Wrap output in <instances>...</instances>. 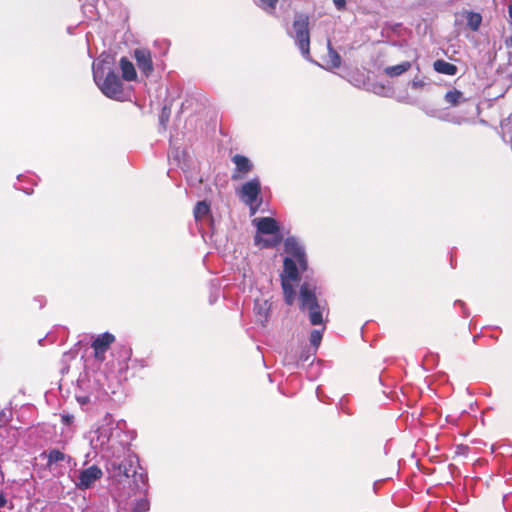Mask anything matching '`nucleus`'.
<instances>
[{
  "mask_svg": "<svg viewBox=\"0 0 512 512\" xmlns=\"http://www.w3.org/2000/svg\"><path fill=\"white\" fill-rule=\"evenodd\" d=\"M284 250L287 254L293 256L301 266L306 264L304 250L294 237L286 238L284 241Z\"/></svg>",
  "mask_w": 512,
  "mask_h": 512,
  "instance_id": "obj_10",
  "label": "nucleus"
},
{
  "mask_svg": "<svg viewBox=\"0 0 512 512\" xmlns=\"http://www.w3.org/2000/svg\"><path fill=\"white\" fill-rule=\"evenodd\" d=\"M293 282L287 277L281 278V286L283 290L284 299L287 305H292L295 300V290L293 288Z\"/></svg>",
  "mask_w": 512,
  "mask_h": 512,
  "instance_id": "obj_16",
  "label": "nucleus"
},
{
  "mask_svg": "<svg viewBox=\"0 0 512 512\" xmlns=\"http://www.w3.org/2000/svg\"><path fill=\"white\" fill-rule=\"evenodd\" d=\"M423 85H424V83H423L422 81H415V80H414V81L412 82V87H413V88H420V87H422Z\"/></svg>",
  "mask_w": 512,
  "mask_h": 512,
  "instance_id": "obj_29",
  "label": "nucleus"
},
{
  "mask_svg": "<svg viewBox=\"0 0 512 512\" xmlns=\"http://www.w3.org/2000/svg\"><path fill=\"white\" fill-rule=\"evenodd\" d=\"M293 30L295 43L305 58L310 57V31L309 16L304 13H298L293 20Z\"/></svg>",
  "mask_w": 512,
  "mask_h": 512,
  "instance_id": "obj_3",
  "label": "nucleus"
},
{
  "mask_svg": "<svg viewBox=\"0 0 512 512\" xmlns=\"http://www.w3.org/2000/svg\"><path fill=\"white\" fill-rule=\"evenodd\" d=\"M256 227V234L260 235H282L278 222L272 217H259L252 220Z\"/></svg>",
  "mask_w": 512,
  "mask_h": 512,
  "instance_id": "obj_7",
  "label": "nucleus"
},
{
  "mask_svg": "<svg viewBox=\"0 0 512 512\" xmlns=\"http://www.w3.org/2000/svg\"><path fill=\"white\" fill-rule=\"evenodd\" d=\"M115 336L110 332H104L98 335L91 343L95 360L103 362L106 359V352L115 342Z\"/></svg>",
  "mask_w": 512,
  "mask_h": 512,
  "instance_id": "obj_5",
  "label": "nucleus"
},
{
  "mask_svg": "<svg viewBox=\"0 0 512 512\" xmlns=\"http://www.w3.org/2000/svg\"><path fill=\"white\" fill-rule=\"evenodd\" d=\"M7 503L5 494L3 492H0V509L3 508Z\"/></svg>",
  "mask_w": 512,
  "mask_h": 512,
  "instance_id": "obj_28",
  "label": "nucleus"
},
{
  "mask_svg": "<svg viewBox=\"0 0 512 512\" xmlns=\"http://www.w3.org/2000/svg\"><path fill=\"white\" fill-rule=\"evenodd\" d=\"M300 306L308 310L309 320L312 325H320L323 322L322 310L316 297L315 289L304 283L300 288Z\"/></svg>",
  "mask_w": 512,
  "mask_h": 512,
  "instance_id": "obj_2",
  "label": "nucleus"
},
{
  "mask_svg": "<svg viewBox=\"0 0 512 512\" xmlns=\"http://www.w3.org/2000/svg\"><path fill=\"white\" fill-rule=\"evenodd\" d=\"M0 416H3V417H4V416H5V411H2V412H1V414H0Z\"/></svg>",
  "mask_w": 512,
  "mask_h": 512,
  "instance_id": "obj_31",
  "label": "nucleus"
},
{
  "mask_svg": "<svg viewBox=\"0 0 512 512\" xmlns=\"http://www.w3.org/2000/svg\"><path fill=\"white\" fill-rule=\"evenodd\" d=\"M210 213V205L206 201H200L194 208V217L197 221L206 218Z\"/></svg>",
  "mask_w": 512,
  "mask_h": 512,
  "instance_id": "obj_20",
  "label": "nucleus"
},
{
  "mask_svg": "<svg viewBox=\"0 0 512 512\" xmlns=\"http://www.w3.org/2000/svg\"><path fill=\"white\" fill-rule=\"evenodd\" d=\"M329 57H330V64H331V66L333 68H339L340 65H341V57H340V55L336 51L330 49Z\"/></svg>",
  "mask_w": 512,
  "mask_h": 512,
  "instance_id": "obj_25",
  "label": "nucleus"
},
{
  "mask_svg": "<svg viewBox=\"0 0 512 512\" xmlns=\"http://www.w3.org/2000/svg\"><path fill=\"white\" fill-rule=\"evenodd\" d=\"M508 14H509V17L512 19V4H510L508 6Z\"/></svg>",
  "mask_w": 512,
  "mask_h": 512,
  "instance_id": "obj_30",
  "label": "nucleus"
},
{
  "mask_svg": "<svg viewBox=\"0 0 512 512\" xmlns=\"http://www.w3.org/2000/svg\"><path fill=\"white\" fill-rule=\"evenodd\" d=\"M232 162L235 164V169L231 174L233 181L244 179L253 170L252 162L244 155L235 154L232 157Z\"/></svg>",
  "mask_w": 512,
  "mask_h": 512,
  "instance_id": "obj_6",
  "label": "nucleus"
},
{
  "mask_svg": "<svg viewBox=\"0 0 512 512\" xmlns=\"http://www.w3.org/2000/svg\"><path fill=\"white\" fill-rule=\"evenodd\" d=\"M94 79L105 96L115 100L120 99L123 93V84L114 70H109L103 80H101L99 72L95 71Z\"/></svg>",
  "mask_w": 512,
  "mask_h": 512,
  "instance_id": "obj_4",
  "label": "nucleus"
},
{
  "mask_svg": "<svg viewBox=\"0 0 512 512\" xmlns=\"http://www.w3.org/2000/svg\"><path fill=\"white\" fill-rule=\"evenodd\" d=\"M433 68L437 73L454 76L458 72V68L456 65L449 63L443 59H438L434 61Z\"/></svg>",
  "mask_w": 512,
  "mask_h": 512,
  "instance_id": "obj_14",
  "label": "nucleus"
},
{
  "mask_svg": "<svg viewBox=\"0 0 512 512\" xmlns=\"http://www.w3.org/2000/svg\"><path fill=\"white\" fill-rule=\"evenodd\" d=\"M102 475V470L98 466L92 465L80 472L76 486L82 490L88 489L99 480Z\"/></svg>",
  "mask_w": 512,
  "mask_h": 512,
  "instance_id": "obj_8",
  "label": "nucleus"
},
{
  "mask_svg": "<svg viewBox=\"0 0 512 512\" xmlns=\"http://www.w3.org/2000/svg\"><path fill=\"white\" fill-rule=\"evenodd\" d=\"M112 467L116 472V475L117 476H123V477H130V468L126 465V464H123V463H119V464H116V463H113L112 464Z\"/></svg>",
  "mask_w": 512,
  "mask_h": 512,
  "instance_id": "obj_23",
  "label": "nucleus"
},
{
  "mask_svg": "<svg viewBox=\"0 0 512 512\" xmlns=\"http://www.w3.org/2000/svg\"><path fill=\"white\" fill-rule=\"evenodd\" d=\"M444 100L451 106L456 107L460 103L464 102V95L460 90L453 89L449 90L444 95Z\"/></svg>",
  "mask_w": 512,
  "mask_h": 512,
  "instance_id": "obj_19",
  "label": "nucleus"
},
{
  "mask_svg": "<svg viewBox=\"0 0 512 512\" xmlns=\"http://www.w3.org/2000/svg\"><path fill=\"white\" fill-rule=\"evenodd\" d=\"M322 340V334L319 330H312L310 333V343L314 347H318Z\"/></svg>",
  "mask_w": 512,
  "mask_h": 512,
  "instance_id": "obj_26",
  "label": "nucleus"
},
{
  "mask_svg": "<svg viewBox=\"0 0 512 512\" xmlns=\"http://www.w3.org/2000/svg\"><path fill=\"white\" fill-rule=\"evenodd\" d=\"M282 277H287V279L291 281H298L299 280V274L297 265L294 260H292L289 257H286L283 262V273L281 274Z\"/></svg>",
  "mask_w": 512,
  "mask_h": 512,
  "instance_id": "obj_12",
  "label": "nucleus"
},
{
  "mask_svg": "<svg viewBox=\"0 0 512 512\" xmlns=\"http://www.w3.org/2000/svg\"><path fill=\"white\" fill-rule=\"evenodd\" d=\"M462 15L466 19V25L470 30L474 32L479 30L482 24V16L480 13L465 10Z\"/></svg>",
  "mask_w": 512,
  "mask_h": 512,
  "instance_id": "obj_15",
  "label": "nucleus"
},
{
  "mask_svg": "<svg viewBox=\"0 0 512 512\" xmlns=\"http://www.w3.org/2000/svg\"><path fill=\"white\" fill-rule=\"evenodd\" d=\"M114 356L119 361V364L123 366H127V362L130 360L132 356V349L127 345H119L115 350Z\"/></svg>",
  "mask_w": 512,
  "mask_h": 512,
  "instance_id": "obj_18",
  "label": "nucleus"
},
{
  "mask_svg": "<svg viewBox=\"0 0 512 512\" xmlns=\"http://www.w3.org/2000/svg\"><path fill=\"white\" fill-rule=\"evenodd\" d=\"M240 200L249 207L250 215L253 216L262 204L261 182L259 178H253L237 189Z\"/></svg>",
  "mask_w": 512,
  "mask_h": 512,
  "instance_id": "obj_1",
  "label": "nucleus"
},
{
  "mask_svg": "<svg viewBox=\"0 0 512 512\" xmlns=\"http://www.w3.org/2000/svg\"><path fill=\"white\" fill-rule=\"evenodd\" d=\"M134 58L141 73L146 77H149L154 71L150 50L146 48H137L134 50Z\"/></svg>",
  "mask_w": 512,
  "mask_h": 512,
  "instance_id": "obj_9",
  "label": "nucleus"
},
{
  "mask_svg": "<svg viewBox=\"0 0 512 512\" xmlns=\"http://www.w3.org/2000/svg\"><path fill=\"white\" fill-rule=\"evenodd\" d=\"M120 68L122 78L126 81H134L137 78V73L133 63L126 57L120 59Z\"/></svg>",
  "mask_w": 512,
  "mask_h": 512,
  "instance_id": "obj_13",
  "label": "nucleus"
},
{
  "mask_svg": "<svg viewBox=\"0 0 512 512\" xmlns=\"http://www.w3.org/2000/svg\"><path fill=\"white\" fill-rule=\"evenodd\" d=\"M150 509V502L146 497L136 500L132 506V512H146Z\"/></svg>",
  "mask_w": 512,
  "mask_h": 512,
  "instance_id": "obj_22",
  "label": "nucleus"
},
{
  "mask_svg": "<svg viewBox=\"0 0 512 512\" xmlns=\"http://www.w3.org/2000/svg\"><path fill=\"white\" fill-rule=\"evenodd\" d=\"M260 7L269 14H273L279 0H259Z\"/></svg>",
  "mask_w": 512,
  "mask_h": 512,
  "instance_id": "obj_24",
  "label": "nucleus"
},
{
  "mask_svg": "<svg viewBox=\"0 0 512 512\" xmlns=\"http://www.w3.org/2000/svg\"><path fill=\"white\" fill-rule=\"evenodd\" d=\"M411 66V62L404 61L400 64L386 67L384 73L389 77H397L407 72Z\"/></svg>",
  "mask_w": 512,
  "mask_h": 512,
  "instance_id": "obj_17",
  "label": "nucleus"
},
{
  "mask_svg": "<svg viewBox=\"0 0 512 512\" xmlns=\"http://www.w3.org/2000/svg\"><path fill=\"white\" fill-rule=\"evenodd\" d=\"M66 455L57 450V449H52L49 451L48 453V460H47V465L48 466H51L53 463H57V462H60V461H64L66 459Z\"/></svg>",
  "mask_w": 512,
  "mask_h": 512,
  "instance_id": "obj_21",
  "label": "nucleus"
},
{
  "mask_svg": "<svg viewBox=\"0 0 512 512\" xmlns=\"http://www.w3.org/2000/svg\"><path fill=\"white\" fill-rule=\"evenodd\" d=\"M338 10H343L346 6V0H333Z\"/></svg>",
  "mask_w": 512,
  "mask_h": 512,
  "instance_id": "obj_27",
  "label": "nucleus"
},
{
  "mask_svg": "<svg viewBox=\"0 0 512 512\" xmlns=\"http://www.w3.org/2000/svg\"><path fill=\"white\" fill-rule=\"evenodd\" d=\"M283 241V235H270L265 238L260 234H255L254 244L260 249H269L277 247Z\"/></svg>",
  "mask_w": 512,
  "mask_h": 512,
  "instance_id": "obj_11",
  "label": "nucleus"
}]
</instances>
